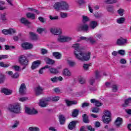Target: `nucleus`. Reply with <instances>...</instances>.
I'll list each match as a JSON object with an SVG mask.
<instances>
[{"mask_svg": "<svg viewBox=\"0 0 131 131\" xmlns=\"http://www.w3.org/2000/svg\"><path fill=\"white\" fill-rule=\"evenodd\" d=\"M74 49V54L76 59L80 61H89L91 58V53L90 52H83L80 50V45L79 43H75L73 45Z\"/></svg>", "mask_w": 131, "mask_h": 131, "instance_id": "f257e3e1", "label": "nucleus"}, {"mask_svg": "<svg viewBox=\"0 0 131 131\" xmlns=\"http://www.w3.org/2000/svg\"><path fill=\"white\" fill-rule=\"evenodd\" d=\"M91 66H92V63H89V64L84 63L83 65V68L84 70H86V71H88V70H89V69L90 68V67H91Z\"/></svg>", "mask_w": 131, "mask_h": 131, "instance_id": "e433bc0d", "label": "nucleus"}, {"mask_svg": "<svg viewBox=\"0 0 131 131\" xmlns=\"http://www.w3.org/2000/svg\"><path fill=\"white\" fill-rule=\"evenodd\" d=\"M112 90L113 92H117V90H118V88L116 85H113L112 86Z\"/></svg>", "mask_w": 131, "mask_h": 131, "instance_id": "6e6d98bb", "label": "nucleus"}, {"mask_svg": "<svg viewBox=\"0 0 131 131\" xmlns=\"http://www.w3.org/2000/svg\"><path fill=\"white\" fill-rule=\"evenodd\" d=\"M50 80H51V81L53 82V83L58 82V80H57V77H54L53 78H51L50 79Z\"/></svg>", "mask_w": 131, "mask_h": 131, "instance_id": "69168bd1", "label": "nucleus"}, {"mask_svg": "<svg viewBox=\"0 0 131 131\" xmlns=\"http://www.w3.org/2000/svg\"><path fill=\"white\" fill-rule=\"evenodd\" d=\"M7 110L10 112H12L13 113H15L16 114H19L21 113L22 108L21 107V103H15L12 104H10L8 107Z\"/></svg>", "mask_w": 131, "mask_h": 131, "instance_id": "f03ea898", "label": "nucleus"}, {"mask_svg": "<svg viewBox=\"0 0 131 131\" xmlns=\"http://www.w3.org/2000/svg\"><path fill=\"white\" fill-rule=\"evenodd\" d=\"M49 71H50L51 73H52L53 74H57L59 72L58 69L55 68H50Z\"/></svg>", "mask_w": 131, "mask_h": 131, "instance_id": "72a5a7b5", "label": "nucleus"}, {"mask_svg": "<svg viewBox=\"0 0 131 131\" xmlns=\"http://www.w3.org/2000/svg\"><path fill=\"white\" fill-rule=\"evenodd\" d=\"M21 48L24 50H30L33 48V45L29 42H25L21 44Z\"/></svg>", "mask_w": 131, "mask_h": 131, "instance_id": "ddd939ff", "label": "nucleus"}, {"mask_svg": "<svg viewBox=\"0 0 131 131\" xmlns=\"http://www.w3.org/2000/svg\"><path fill=\"white\" fill-rule=\"evenodd\" d=\"M60 10H63V11H68V10H69V5L68 4H67V3L64 1H61Z\"/></svg>", "mask_w": 131, "mask_h": 131, "instance_id": "f3484780", "label": "nucleus"}, {"mask_svg": "<svg viewBox=\"0 0 131 131\" xmlns=\"http://www.w3.org/2000/svg\"><path fill=\"white\" fill-rule=\"evenodd\" d=\"M100 111V108L99 107H94L92 108V112H94V113H98Z\"/></svg>", "mask_w": 131, "mask_h": 131, "instance_id": "680f3d73", "label": "nucleus"}, {"mask_svg": "<svg viewBox=\"0 0 131 131\" xmlns=\"http://www.w3.org/2000/svg\"><path fill=\"white\" fill-rule=\"evenodd\" d=\"M62 4V1H60L59 2H56L54 5L53 8L56 10V11H60L61 10V6Z\"/></svg>", "mask_w": 131, "mask_h": 131, "instance_id": "aec40b11", "label": "nucleus"}, {"mask_svg": "<svg viewBox=\"0 0 131 131\" xmlns=\"http://www.w3.org/2000/svg\"><path fill=\"white\" fill-rule=\"evenodd\" d=\"M83 121L85 123H89L90 122V120H89V118H88V115L84 114L83 116Z\"/></svg>", "mask_w": 131, "mask_h": 131, "instance_id": "c9c22d12", "label": "nucleus"}, {"mask_svg": "<svg viewBox=\"0 0 131 131\" xmlns=\"http://www.w3.org/2000/svg\"><path fill=\"white\" fill-rule=\"evenodd\" d=\"M50 101H51V98L50 97L42 98L39 100L38 105L42 108L47 107L48 106V102H50Z\"/></svg>", "mask_w": 131, "mask_h": 131, "instance_id": "20e7f679", "label": "nucleus"}, {"mask_svg": "<svg viewBox=\"0 0 131 131\" xmlns=\"http://www.w3.org/2000/svg\"><path fill=\"white\" fill-rule=\"evenodd\" d=\"M77 123V121H73L70 123L68 126V128L69 129H71V130H72V129H74L75 128V125H76V124Z\"/></svg>", "mask_w": 131, "mask_h": 131, "instance_id": "412c9836", "label": "nucleus"}, {"mask_svg": "<svg viewBox=\"0 0 131 131\" xmlns=\"http://www.w3.org/2000/svg\"><path fill=\"white\" fill-rule=\"evenodd\" d=\"M40 52H41V54H42V55H45L46 54H48V50H47L45 49H41Z\"/></svg>", "mask_w": 131, "mask_h": 131, "instance_id": "0e129e2a", "label": "nucleus"}, {"mask_svg": "<svg viewBox=\"0 0 131 131\" xmlns=\"http://www.w3.org/2000/svg\"><path fill=\"white\" fill-rule=\"evenodd\" d=\"M72 39V37L65 35H60L57 38V41L58 42H67L71 41Z\"/></svg>", "mask_w": 131, "mask_h": 131, "instance_id": "7ed1b4c3", "label": "nucleus"}, {"mask_svg": "<svg viewBox=\"0 0 131 131\" xmlns=\"http://www.w3.org/2000/svg\"><path fill=\"white\" fill-rule=\"evenodd\" d=\"M49 18L50 20H58V19H59V16H52V15H50L49 16Z\"/></svg>", "mask_w": 131, "mask_h": 131, "instance_id": "e2e57ef3", "label": "nucleus"}, {"mask_svg": "<svg viewBox=\"0 0 131 131\" xmlns=\"http://www.w3.org/2000/svg\"><path fill=\"white\" fill-rule=\"evenodd\" d=\"M44 60L47 63V64H49L50 65H52V64H55V61L53 59H50L48 57H45L44 58Z\"/></svg>", "mask_w": 131, "mask_h": 131, "instance_id": "393cba45", "label": "nucleus"}, {"mask_svg": "<svg viewBox=\"0 0 131 131\" xmlns=\"http://www.w3.org/2000/svg\"><path fill=\"white\" fill-rule=\"evenodd\" d=\"M118 54H119V55H121V56H124V55H125V51L124 50H119Z\"/></svg>", "mask_w": 131, "mask_h": 131, "instance_id": "5fc2aeb1", "label": "nucleus"}, {"mask_svg": "<svg viewBox=\"0 0 131 131\" xmlns=\"http://www.w3.org/2000/svg\"><path fill=\"white\" fill-rule=\"evenodd\" d=\"M68 64L71 67H73L76 65V62L75 61H73L72 60H68Z\"/></svg>", "mask_w": 131, "mask_h": 131, "instance_id": "4c0bfd02", "label": "nucleus"}, {"mask_svg": "<svg viewBox=\"0 0 131 131\" xmlns=\"http://www.w3.org/2000/svg\"><path fill=\"white\" fill-rule=\"evenodd\" d=\"M10 66V64H6L4 62H0V67H3L4 68H8Z\"/></svg>", "mask_w": 131, "mask_h": 131, "instance_id": "c03bdc74", "label": "nucleus"}, {"mask_svg": "<svg viewBox=\"0 0 131 131\" xmlns=\"http://www.w3.org/2000/svg\"><path fill=\"white\" fill-rule=\"evenodd\" d=\"M27 10V11H29V12H33V13H36L37 14H39V12L35 9H33V8H28Z\"/></svg>", "mask_w": 131, "mask_h": 131, "instance_id": "a19ab883", "label": "nucleus"}, {"mask_svg": "<svg viewBox=\"0 0 131 131\" xmlns=\"http://www.w3.org/2000/svg\"><path fill=\"white\" fill-rule=\"evenodd\" d=\"M104 115L103 116H105V117H111V113L109 111H105Z\"/></svg>", "mask_w": 131, "mask_h": 131, "instance_id": "79ce46f5", "label": "nucleus"}, {"mask_svg": "<svg viewBox=\"0 0 131 131\" xmlns=\"http://www.w3.org/2000/svg\"><path fill=\"white\" fill-rule=\"evenodd\" d=\"M111 117H108L106 116L102 117V120L104 123H109L110 121H111Z\"/></svg>", "mask_w": 131, "mask_h": 131, "instance_id": "c756f323", "label": "nucleus"}, {"mask_svg": "<svg viewBox=\"0 0 131 131\" xmlns=\"http://www.w3.org/2000/svg\"><path fill=\"white\" fill-rule=\"evenodd\" d=\"M18 62L20 65H24L26 66L28 64V60L26 58V56L24 55H21L18 58Z\"/></svg>", "mask_w": 131, "mask_h": 131, "instance_id": "39448f33", "label": "nucleus"}, {"mask_svg": "<svg viewBox=\"0 0 131 131\" xmlns=\"http://www.w3.org/2000/svg\"><path fill=\"white\" fill-rule=\"evenodd\" d=\"M40 64H41V61H40V60H36L34 61L32 63V67H31L32 70H34V69H36V68H37Z\"/></svg>", "mask_w": 131, "mask_h": 131, "instance_id": "a211bd4d", "label": "nucleus"}, {"mask_svg": "<svg viewBox=\"0 0 131 131\" xmlns=\"http://www.w3.org/2000/svg\"><path fill=\"white\" fill-rule=\"evenodd\" d=\"M18 125H19V121H16L14 124L12 126V128H16V127H18Z\"/></svg>", "mask_w": 131, "mask_h": 131, "instance_id": "13d9d810", "label": "nucleus"}, {"mask_svg": "<svg viewBox=\"0 0 131 131\" xmlns=\"http://www.w3.org/2000/svg\"><path fill=\"white\" fill-rule=\"evenodd\" d=\"M62 75H63L64 77H70L72 76V73L69 69L66 68L62 71Z\"/></svg>", "mask_w": 131, "mask_h": 131, "instance_id": "f8f14e48", "label": "nucleus"}, {"mask_svg": "<svg viewBox=\"0 0 131 131\" xmlns=\"http://www.w3.org/2000/svg\"><path fill=\"white\" fill-rule=\"evenodd\" d=\"M78 79L79 83H81V84H83V83H85V80L84 79V78H83V77L79 76L78 77Z\"/></svg>", "mask_w": 131, "mask_h": 131, "instance_id": "2f4dec72", "label": "nucleus"}, {"mask_svg": "<svg viewBox=\"0 0 131 131\" xmlns=\"http://www.w3.org/2000/svg\"><path fill=\"white\" fill-rule=\"evenodd\" d=\"M44 31H46V29L42 28H38L37 29V32L40 34V33H42V32H44Z\"/></svg>", "mask_w": 131, "mask_h": 131, "instance_id": "49530a36", "label": "nucleus"}, {"mask_svg": "<svg viewBox=\"0 0 131 131\" xmlns=\"http://www.w3.org/2000/svg\"><path fill=\"white\" fill-rule=\"evenodd\" d=\"M116 45L118 46H125L127 43V39L123 38L120 37L117 39L116 42Z\"/></svg>", "mask_w": 131, "mask_h": 131, "instance_id": "0eeeda50", "label": "nucleus"}, {"mask_svg": "<svg viewBox=\"0 0 131 131\" xmlns=\"http://www.w3.org/2000/svg\"><path fill=\"white\" fill-rule=\"evenodd\" d=\"M29 34L33 40H37V39H39V37L38 35L35 34V33H33V32H30Z\"/></svg>", "mask_w": 131, "mask_h": 131, "instance_id": "4be33fe9", "label": "nucleus"}, {"mask_svg": "<svg viewBox=\"0 0 131 131\" xmlns=\"http://www.w3.org/2000/svg\"><path fill=\"white\" fill-rule=\"evenodd\" d=\"M2 33H3V34H5V35H8L9 34H15V33H16V29L14 28L4 29L2 30Z\"/></svg>", "mask_w": 131, "mask_h": 131, "instance_id": "9b49d317", "label": "nucleus"}, {"mask_svg": "<svg viewBox=\"0 0 131 131\" xmlns=\"http://www.w3.org/2000/svg\"><path fill=\"white\" fill-rule=\"evenodd\" d=\"M80 38L81 40H86V41H90L91 45H95L97 43V40H96V39H95L93 37V36H91L88 38H86L85 37H81Z\"/></svg>", "mask_w": 131, "mask_h": 131, "instance_id": "423d86ee", "label": "nucleus"}, {"mask_svg": "<svg viewBox=\"0 0 131 131\" xmlns=\"http://www.w3.org/2000/svg\"><path fill=\"white\" fill-rule=\"evenodd\" d=\"M20 21L21 23H23V24H24L25 25H29V24H30V23L28 21V20H27L26 18L24 17L21 18Z\"/></svg>", "mask_w": 131, "mask_h": 131, "instance_id": "c85d7f7f", "label": "nucleus"}, {"mask_svg": "<svg viewBox=\"0 0 131 131\" xmlns=\"http://www.w3.org/2000/svg\"><path fill=\"white\" fill-rule=\"evenodd\" d=\"M20 68H21V67L18 66H13L12 67V69L13 70H15V71H19V70H20Z\"/></svg>", "mask_w": 131, "mask_h": 131, "instance_id": "3c124183", "label": "nucleus"}, {"mask_svg": "<svg viewBox=\"0 0 131 131\" xmlns=\"http://www.w3.org/2000/svg\"><path fill=\"white\" fill-rule=\"evenodd\" d=\"M51 33L55 35H59L62 34V30L60 28H52L50 30Z\"/></svg>", "mask_w": 131, "mask_h": 131, "instance_id": "4468645a", "label": "nucleus"}, {"mask_svg": "<svg viewBox=\"0 0 131 131\" xmlns=\"http://www.w3.org/2000/svg\"><path fill=\"white\" fill-rule=\"evenodd\" d=\"M20 76V74L19 73H15L12 76V78H19Z\"/></svg>", "mask_w": 131, "mask_h": 131, "instance_id": "052dcab7", "label": "nucleus"}, {"mask_svg": "<svg viewBox=\"0 0 131 131\" xmlns=\"http://www.w3.org/2000/svg\"><path fill=\"white\" fill-rule=\"evenodd\" d=\"M25 111L27 113V114H29V115L37 114V113H38L37 110L34 108L30 109V108L27 107H25Z\"/></svg>", "mask_w": 131, "mask_h": 131, "instance_id": "9d476101", "label": "nucleus"}, {"mask_svg": "<svg viewBox=\"0 0 131 131\" xmlns=\"http://www.w3.org/2000/svg\"><path fill=\"white\" fill-rule=\"evenodd\" d=\"M2 93L5 94V95H11L12 93H13V91L8 89H3L2 90Z\"/></svg>", "mask_w": 131, "mask_h": 131, "instance_id": "5701e85b", "label": "nucleus"}, {"mask_svg": "<svg viewBox=\"0 0 131 131\" xmlns=\"http://www.w3.org/2000/svg\"><path fill=\"white\" fill-rule=\"evenodd\" d=\"M82 19L83 22H88V21H90V18L85 15L82 16Z\"/></svg>", "mask_w": 131, "mask_h": 131, "instance_id": "4d7b16f0", "label": "nucleus"}, {"mask_svg": "<svg viewBox=\"0 0 131 131\" xmlns=\"http://www.w3.org/2000/svg\"><path fill=\"white\" fill-rule=\"evenodd\" d=\"M6 15H7V14L6 13L1 14V20H2L3 21H6V20H7V17H6Z\"/></svg>", "mask_w": 131, "mask_h": 131, "instance_id": "8fccbe9b", "label": "nucleus"}, {"mask_svg": "<svg viewBox=\"0 0 131 131\" xmlns=\"http://www.w3.org/2000/svg\"><path fill=\"white\" fill-rule=\"evenodd\" d=\"M72 115L73 117H76L78 115V110H74L72 112Z\"/></svg>", "mask_w": 131, "mask_h": 131, "instance_id": "09e8293b", "label": "nucleus"}, {"mask_svg": "<svg viewBox=\"0 0 131 131\" xmlns=\"http://www.w3.org/2000/svg\"><path fill=\"white\" fill-rule=\"evenodd\" d=\"M90 102L92 104H94L97 107H100V106H102L101 101L96 99H91Z\"/></svg>", "mask_w": 131, "mask_h": 131, "instance_id": "6ab92c4d", "label": "nucleus"}, {"mask_svg": "<svg viewBox=\"0 0 131 131\" xmlns=\"http://www.w3.org/2000/svg\"><path fill=\"white\" fill-rule=\"evenodd\" d=\"M107 10L108 12H112V11H113V6H107Z\"/></svg>", "mask_w": 131, "mask_h": 131, "instance_id": "338daca9", "label": "nucleus"}, {"mask_svg": "<svg viewBox=\"0 0 131 131\" xmlns=\"http://www.w3.org/2000/svg\"><path fill=\"white\" fill-rule=\"evenodd\" d=\"M129 103H131V98H129L125 101V105H128Z\"/></svg>", "mask_w": 131, "mask_h": 131, "instance_id": "774afa93", "label": "nucleus"}, {"mask_svg": "<svg viewBox=\"0 0 131 131\" xmlns=\"http://www.w3.org/2000/svg\"><path fill=\"white\" fill-rule=\"evenodd\" d=\"M66 103L67 106H71V105H75L77 104V102L75 101H69L68 100H66Z\"/></svg>", "mask_w": 131, "mask_h": 131, "instance_id": "cd10ccee", "label": "nucleus"}, {"mask_svg": "<svg viewBox=\"0 0 131 131\" xmlns=\"http://www.w3.org/2000/svg\"><path fill=\"white\" fill-rule=\"evenodd\" d=\"M76 30L77 31H82V30L88 31L89 30V25L86 24H82L77 27Z\"/></svg>", "mask_w": 131, "mask_h": 131, "instance_id": "1a4fd4ad", "label": "nucleus"}, {"mask_svg": "<svg viewBox=\"0 0 131 131\" xmlns=\"http://www.w3.org/2000/svg\"><path fill=\"white\" fill-rule=\"evenodd\" d=\"M105 4L108 5H111L112 4H115L117 3V0H104Z\"/></svg>", "mask_w": 131, "mask_h": 131, "instance_id": "473e14b6", "label": "nucleus"}, {"mask_svg": "<svg viewBox=\"0 0 131 131\" xmlns=\"http://www.w3.org/2000/svg\"><path fill=\"white\" fill-rule=\"evenodd\" d=\"M118 14L119 15V16H122L123 15V13H124V10L122 9H119L117 11Z\"/></svg>", "mask_w": 131, "mask_h": 131, "instance_id": "864d4df0", "label": "nucleus"}, {"mask_svg": "<svg viewBox=\"0 0 131 131\" xmlns=\"http://www.w3.org/2000/svg\"><path fill=\"white\" fill-rule=\"evenodd\" d=\"M30 131H39V128L37 127H30L29 128Z\"/></svg>", "mask_w": 131, "mask_h": 131, "instance_id": "de8ad7c7", "label": "nucleus"}, {"mask_svg": "<svg viewBox=\"0 0 131 131\" xmlns=\"http://www.w3.org/2000/svg\"><path fill=\"white\" fill-rule=\"evenodd\" d=\"M54 101V102H57V101H59L60 100V97L58 96L53 97L51 99V100Z\"/></svg>", "mask_w": 131, "mask_h": 131, "instance_id": "bf43d9fd", "label": "nucleus"}, {"mask_svg": "<svg viewBox=\"0 0 131 131\" xmlns=\"http://www.w3.org/2000/svg\"><path fill=\"white\" fill-rule=\"evenodd\" d=\"M50 68V66H46L42 68L39 70V74H42L43 73V70L44 69H48Z\"/></svg>", "mask_w": 131, "mask_h": 131, "instance_id": "ea45409f", "label": "nucleus"}, {"mask_svg": "<svg viewBox=\"0 0 131 131\" xmlns=\"http://www.w3.org/2000/svg\"><path fill=\"white\" fill-rule=\"evenodd\" d=\"M124 21H125V18H124V17H120L117 19V23H118V24H121L123 23Z\"/></svg>", "mask_w": 131, "mask_h": 131, "instance_id": "58836bf2", "label": "nucleus"}, {"mask_svg": "<svg viewBox=\"0 0 131 131\" xmlns=\"http://www.w3.org/2000/svg\"><path fill=\"white\" fill-rule=\"evenodd\" d=\"M43 88L40 86H37L35 88L34 92L36 96H39V95H41L42 94V92H43Z\"/></svg>", "mask_w": 131, "mask_h": 131, "instance_id": "2eb2a0df", "label": "nucleus"}, {"mask_svg": "<svg viewBox=\"0 0 131 131\" xmlns=\"http://www.w3.org/2000/svg\"><path fill=\"white\" fill-rule=\"evenodd\" d=\"M101 77V72L99 71H96L95 72V77L91 78L89 80V83L91 85H93L95 83V79H99Z\"/></svg>", "mask_w": 131, "mask_h": 131, "instance_id": "6e6552de", "label": "nucleus"}, {"mask_svg": "<svg viewBox=\"0 0 131 131\" xmlns=\"http://www.w3.org/2000/svg\"><path fill=\"white\" fill-rule=\"evenodd\" d=\"M52 55L53 57H55V59H57V60H60V59L62 58V54L59 52H53Z\"/></svg>", "mask_w": 131, "mask_h": 131, "instance_id": "b1692460", "label": "nucleus"}, {"mask_svg": "<svg viewBox=\"0 0 131 131\" xmlns=\"http://www.w3.org/2000/svg\"><path fill=\"white\" fill-rule=\"evenodd\" d=\"M27 100H28V97H25L18 98V101H19V102H25L27 101Z\"/></svg>", "mask_w": 131, "mask_h": 131, "instance_id": "603ef678", "label": "nucleus"}, {"mask_svg": "<svg viewBox=\"0 0 131 131\" xmlns=\"http://www.w3.org/2000/svg\"><path fill=\"white\" fill-rule=\"evenodd\" d=\"M115 124L117 126H119L120 125H121L122 124V119L121 118H117L115 122Z\"/></svg>", "mask_w": 131, "mask_h": 131, "instance_id": "bb28decb", "label": "nucleus"}, {"mask_svg": "<svg viewBox=\"0 0 131 131\" xmlns=\"http://www.w3.org/2000/svg\"><path fill=\"white\" fill-rule=\"evenodd\" d=\"M19 92L20 95H25L26 94V85L22 83L19 89Z\"/></svg>", "mask_w": 131, "mask_h": 131, "instance_id": "dca6fc26", "label": "nucleus"}, {"mask_svg": "<svg viewBox=\"0 0 131 131\" xmlns=\"http://www.w3.org/2000/svg\"><path fill=\"white\" fill-rule=\"evenodd\" d=\"M59 119L60 122V124H64V123H65V117H64L63 116H59Z\"/></svg>", "mask_w": 131, "mask_h": 131, "instance_id": "f704fd0d", "label": "nucleus"}, {"mask_svg": "<svg viewBox=\"0 0 131 131\" xmlns=\"http://www.w3.org/2000/svg\"><path fill=\"white\" fill-rule=\"evenodd\" d=\"M26 16L27 18L32 19V20H34V19H35V14H34V13H31L29 12L27 13Z\"/></svg>", "mask_w": 131, "mask_h": 131, "instance_id": "7c9ffc66", "label": "nucleus"}, {"mask_svg": "<svg viewBox=\"0 0 131 131\" xmlns=\"http://www.w3.org/2000/svg\"><path fill=\"white\" fill-rule=\"evenodd\" d=\"M76 3H77V4H78L80 6H81V5L85 4V3H86V1L85 0H77L76 1Z\"/></svg>", "mask_w": 131, "mask_h": 131, "instance_id": "37998d69", "label": "nucleus"}, {"mask_svg": "<svg viewBox=\"0 0 131 131\" xmlns=\"http://www.w3.org/2000/svg\"><path fill=\"white\" fill-rule=\"evenodd\" d=\"M90 26L91 29H95V28H96V27L98 26V22H97L96 21H92L90 23Z\"/></svg>", "mask_w": 131, "mask_h": 131, "instance_id": "a878e982", "label": "nucleus"}, {"mask_svg": "<svg viewBox=\"0 0 131 131\" xmlns=\"http://www.w3.org/2000/svg\"><path fill=\"white\" fill-rule=\"evenodd\" d=\"M60 16L61 18H67L68 17V14L66 12H60Z\"/></svg>", "mask_w": 131, "mask_h": 131, "instance_id": "a18cd8bd", "label": "nucleus"}]
</instances>
